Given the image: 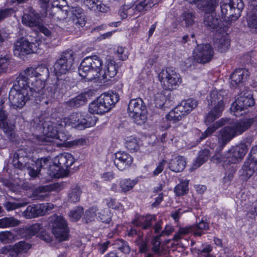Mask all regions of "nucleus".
<instances>
[{
	"label": "nucleus",
	"mask_w": 257,
	"mask_h": 257,
	"mask_svg": "<svg viewBox=\"0 0 257 257\" xmlns=\"http://www.w3.org/2000/svg\"><path fill=\"white\" fill-rule=\"evenodd\" d=\"M36 93L25 80L18 76L9 93V100L14 108H22Z\"/></svg>",
	"instance_id": "nucleus-1"
},
{
	"label": "nucleus",
	"mask_w": 257,
	"mask_h": 257,
	"mask_svg": "<svg viewBox=\"0 0 257 257\" xmlns=\"http://www.w3.org/2000/svg\"><path fill=\"white\" fill-rule=\"evenodd\" d=\"M59 120L56 122H49L43 128L44 135L37 136L34 138V142L38 145H46L49 143H55L57 146H61L66 142L68 137L67 135L62 132L63 128L58 124Z\"/></svg>",
	"instance_id": "nucleus-2"
},
{
	"label": "nucleus",
	"mask_w": 257,
	"mask_h": 257,
	"mask_svg": "<svg viewBox=\"0 0 257 257\" xmlns=\"http://www.w3.org/2000/svg\"><path fill=\"white\" fill-rule=\"evenodd\" d=\"M48 68L44 64L36 67H29L22 72L18 76L27 83L31 82V89L37 93H40L44 89L45 80L48 77Z\"/></svg>",
	"instance_id": "nucleus-3"
},
{
	"label": "nucleus",
	"mask_w": 257,
	"mask_h": 257,
	"mask_svg": "<svg viewBox=\"0 0 257 257\" xmlns=\"http://www.w3.org/2000/svg\"><path fill=\"white\" fill-rule=\"evenodd\" d=\"M253 123L252 118H244L221 129L218 135V141L221 147L223 148L235 136L247 130Z\"/></svg>",
	"instance_id": "nucleus-4"
},
{
	"label": "nucleus",
	"mask_w": 257,
	"mask_h": 257,
	"mask_svg": "<svg viewBox=\"0 0 257 257\" xmlns=\"http://www.w3.org/2000/svg\"><path fill=\"white\" fill-rule=\"evenodd\" d=\"M224 91L212 90L208 98V105L210 111L207 114L205 123L209 125L219 117L224 109L225 105Z\"/></svg>",
	"instance_id": "nucleus-5"
},
{
	"label": "nucleus",
	"mask_w": 257,
	"mask_h": 257,
	"mask_svg": "<svg viewBox=\"0 0 257 257\" xmlns=\"http://www.w3.org/2000/svg\"><path fill=\"white\" fill-rule=\"evenodd\" d=\"M102 60L97 56L86 57L81 63L78 72L80 76L88 81L100 78Z\"/></svg>",
	"instance_id": "nucleus-6"
},
{
	"label": "nucleus",
	"mask_w": 257,
	"mask_h": 257,
	"mask_svg": "<svg viewBox=\"0 0 257 257\" xmlns=\"http://www.w3.org/2000/svg\"><path fill=\"white\" fill-rule=\"evenodd\" d=\"M119 99V96L115 92L104 93L89 104V111L91 113L103 114L108 112Z\"/></svg>",
	"instance_id": "nucleus-7"
},
{
	"label": "nucleus",
	"mask_w": 257,
	"mask_h": 257,
	"mask_svg": "<svg viewBox=\"0 0 257 257\" xmlns=\"http://www.w3.org/2000/svg\"><path fill=\"white\" fill-rule=\"evenodd\" d=\"M96 117L89 115L85 116L80 112H74L69 116L59 119V125L61 126H71L79 130L92 127L96 123Z\"/></svg>",
	"instance_id": "nucleus-8"
},
{
	"label": "nucleus",
	"mask_w": 257,
	"mask_h": 257,
	"mask_svg": "<svg viewBox=\"0 0 257 257\" xmlns=\"http://www.w3.org/2000/svg\"><path fill=\"white\" fill-rule=\"evenodd\" d=\"M158 79L165 90H173L179 87L182 83V78L172 67L163 69L158 75Z\"/></svg>",
	"instance_id": "nucleus-9"
},
{
	"label": "nucleus",
	"mask_w": 257,
	"mask_h": 257,
	"mask_svg": "<svg viewBox=\"0 0 257 257\" xmlns=\"http://www.w3.org/2000/svg\"><path fill=\"white\" fill-rule=\"evenodd\" d=\"M73 61V52L72 51L63 52L54 65L55 75L59 76L67 73L71 69Z\"/></svg>",
	"instance_id": "nucleus-10"
},
{
	"label": "nucleus",
	"mask_w": 257,
	"mask_h": 257,
	"mask_svg": "<svg viewBox=\"0 0 257 257\" xmlns=\"http://www.w3.org/2000/svg\"><path fill=\"white\" fill-rule=\"evenodd\" d=\"M52 232L59 241L67 239L68 229L67 224L64 217L61 216L54 215L51 218Z\"/></svg>",
	"instance_id": "nucleus-11"
},
{
	"label": "nucleus",
	"mask_w": 257,
	"mask_h": 257,
	"mask_svg": "<svg viewBox=\"0 0 257 257\" xmlns=\"http://www.w3.org/2000/svg\"><path fill=\"white\" fill-rule=\"evenodd\" d=\"M257 170V145L253 147L239 172L243 179L249 178Z\"/></svg>",
	"instance_id": "nucleus-12"
},
{
	"label": "nucleus",
	"mask_w": 257,
	"mask_h": 257,
	"mask_svg": "<svg viewBox=\"0 0 257 257\" xmlns=\"http://www.w3.org/2000/svg\"><path fill=\"white\" fill-rule=\"evenodd\" d=\"M214 55V50L208 44L198 45L194 50L193 57L195 61L200 63L209 62Z\"/></svg>",
	"instance_id": "nucleus-13"
},
{
	"label": "nucleus",
	"mask_w": 257,
	"mask_h": 257,
	"mask_svg": "<svg viewBox=\"0 0 257 257\" xmlns=\"http://www.w3.org/2000/svg\"><path fill=\"white\" fill-rule=\"evenodd\" d=\"M254 104V99L252 95L249 93L246 95H241L232 103L230 111L233 115L236 116H239L242 114L241 111L248 107L253 105Z\"/></svg>",
	"instance_id": "nucleus-14"
},
{
	"label": "nucleus",
	"mask_w": 257,
	"mask_h": 257,
	"mask_svg": "<svg viewBox=\"0 0 257 257\" xmlns=\"http://www.w3.org/2000/svg\"><path fill=\"white\" fill-rule=\"evenodd\" d=\"M37 50L35 43L30 42L24 38L18 39L14 44V53L16 56L36 53Z\"/></svg>",
	"instance_id": "nucleus-15"
},
{
	"label": "nucleus",
	"mask_w": 257,
	"mask_h": 257,
	"mask_svg": "<svg viewBox=\"0 0 257 257\" xmlns=\"http://www.w3.org/2000/svg\"><path fill=\"white\" fill-rule=\"evenodd\" d=\"M248 150L247 145L241 144L232 147L226 153V157L224 159L228 161L230 164H235L240 161Z\"/></svg>",
	"instance_id": "nucleus-16"
},
{
	"label": "nucleus",
	"mask_w": 257,
	"mask_h": 257,
	"mask_svg": "<svg viewBox=\"0 0 257 257\" xmlns=\"http://www.w3.org/2000/svg\"><path fill=\"white\" fill-rule=\"evenodd\" d=\"M133 162V157L125 152H117L115 154L114 163L118 169L120 171L124 170L129 168Z\"/></svg>",
	"instance_id": "nucleus-17"
},
{
	"label": "nucleus",
	"mask_w": 257,
	"mask_h": 257,
	"mask_svg": "<svg viewBox=\"0 0 257 257\" xmlns=\"http://www.w3.org/2000/svg\"><path fill=\"white\" fill-rule=\"evenodd\" d=\"M249 73L245 69H236L230 76V85L234 88L243 84Z\"/></svg>",
	"instance_id": "nucleus-18"
},
{
	"label": "nucleus",
	"mask_w": 257,
	"mask_h": 257,
	"mask_svg": "<svg viewBox=\"0 0 257 257\" xmlns=\"http://www.w3.org/2000/svg\"><path fill=\"white\" fill-rule=\"evenodd\" d=\"M155 221L156 216L155 215L136 216L132 221V223L142 229L148 230L152 228L153 225Z\"/></svg>",
	"instance_id": "nucleus-19"
},
{
	"label": "nucleus",
	"mask_w": 257,
	"mask_h": 257,
	"mask_svg": "<svg viewBox=\"0 0 257 257\" xmlns=\"http://www.w3.org/2000/svg\"><path fill=\"white\" fill-rule=\"evenodd\" d=\"M117 73V69L115 62L112 60H107L103 69H101L100 73V78L109 80L111 78L115 76Z\"/></svg>",
	"instance_id": "nucleus-20"
},
{
	"label": "nucleus",
	"mask_w": 257,
	"mask_h": 257,
	"mask_svg": "<svg viewBox=\"0 0 257 257\" xmlns=\"http://www.w3.org/2000/svg\"><path fill=\"white\" fill-rule=\"evenodd\" d=\"M74 162L72 155L68 153H64L58 155L55 159L54 163L61 168H68Z\"/></svg>",
	"instance_id": "nucleus-21"
},
{
	"label": "nucleus",
	"mask_w": 257,
	"mask_h": 257,
	"mask_svg": "<svg viewBox=\"0 0 257 257\" xmlns=\"http://www.w3.org/2000/svg\"><path fill=\"white\" fill-rule=\"evenodd\" d=\"M214 45L218 51L220 52L226 51L230 46L228 35L226 33L217 35L214 40Z\"/></svg>",
	"instance_id": "nucleus-22"
},
{
	"label": "nucleus",
	"mask_w": 257,
	"mask_h": 257,
	"mask_svg": "<svg viewBox=\"0 0 257 257\" xmlns=\"http://www.w3.org/2000/svg\"><path fill=\"white\" fill-rule=\"evenodd\" d=\"M24 159H20V158L16 157V155H15L14 159L13 160L14 166L16 168L21 170L26 168L28 170V173L30 176L33 178L37 177L38 171L35 170L34 167L31 166L29 162L24 161Z\"/></svg>",
	"instance_id": "nucleus-23"
},
{
	"label": "nucleus",
	"mask_w": 257,
	"mask_h": 257,
	"mask_svg": "<svg viewBox=\"0 0 257 257\" xmlns=\"http://www.w3.org/2000/svg\"><path fill=\"white\" fill-rule=\"evenodd\" d=\"M43 207L44 206H41L40 204L29 205L23 212V215L27 219L44 215L43 212Z\"/></svg>",
	"instance_id": "nucleus-24"
},
{
	"label": "nucleus",
	"mask_w": 257,
	"mask_h": 257,
	"mask_svg": "<svg viewBox=\"0 0 257 257\" xmlns=\"http://www.w3.org/2000/svg\"><path fill=\"white\" fill-rule=\"evenodd\" d=\"M197 105L196 100L192 99H188L182 101L180 104L177 106L179 110V112L185 116L188 115Z\"/></svg>",
	"instance_id": "nucleus-25"
},
{
	"label": "nucleus",
	"mask_w": 257,
	"mask_h": 257,
	"mask_svg": "<svg viewBox=\"0 0 257 257\" xmlns=\"http://www.w3.org/2000/svg\"><path fill=\"white\" fill-rule=\"evenodd\" d=\"M185 159L181 156H177L172 159L168 164V168L175 172L182 171L186 166Z\"/></svg>",
	"instance_id": "nucleus-26"
},
{
	"label": "nucleus",
	"mask_w": 257,
	"mask_h": 257,
	"mask_svg": "<svg viewBox=\"0 0 257 257\" xmlns=\"http://www.w3.org/2000/svg\"><path fill=\"white\" fill-rule=\"evenodd\" d=\"M3 108V103H2L0 105V128L5 133L11 132L14 130L15 125L8 122L7 113Z\"/></svg>",
	"instance_id": "nucleus-27"
},
{
	"label": "nucleus",
	"mask_w": 257,
	"mask_h": 257,
	"mask_svg": "<svg viewBox=\"0 0 257 257\" xmlns=\"http://www.w3.org/2000/svg\"><path fill=\"white\" fill-rule=\"evenodd\" d=\"M203 24L209 29H215L219 24V20L215 13H205L204 16Z\"/></svg>",
	"instance_id": "nucleus-28"
},
{
	"label": "nucleus",
	"mask_w": 257,
	"mask_h": 257,
	"mask_svg": "<svg viewBox=\"0 0 257 257\" xmlns=\"http://www.w3.org/2000/svg\"><path fill=\"white\" fill-rule=\"evenodd\" d=\"M227 118H222L214 122L212 125L208 127L206 130L202 134L200 139L203 140L211 136L219 127L224 125L228 121Z\"/></svg>",
	"instance_id": "nucleus-29"
},
{
	"label": "nucleus",
	"mask_w": 257,
	"mask_h": 257,
	"mask_svg": "<svg viewBox=\"0 0 257 257\" xmlns=\"http://www.w3.org/2000/svg\"><path fill=\"white\" fill-rule=\"evenodd\" d=\"M22 23L24 25L31 28H37L41 23V19L38 15L32 16L25 14L22 17Z\"/></svg>",
	"instance_id": "nucleus-30"
},
{
	"label": "nucleus",
	"mask_w": 257,
	"mask_h": 257,
	"mask_svg": "<svg viewBox=\"0 0 257 257\" xmlns=\"http://www.w3.org/2000/svg\"><path fill=\"white\" fill-rule=\"evenodd\" d=\"M146 108V106L143 100L140 98H137L130 100L128 104L127 112L129 114Z\"/></svg>",
	"instance_id": "nucleus-31"
},
{
	"label": "nucleus",
	"mask_w": 257,
	"mask_h": 257,
	"mask_svg": "<svg viewBox=\"0 0 257 257\" xmlns=\"http://www.w3.org/2000/svg\"><path fill=\"white\" fill-rule=\"evenodd\" d=\"M82 191L80 187L74 185L71 186L68 192V201L71 203H76L79 201Z\"/></svg>",
	"instance_id": "nucleus-32"
},
{
	"label": "nucleus",
	"mask_w": 257,
	"mask_h": 257,
	"mask_svg": "<svg viewBox=\"0 0 257 257\" xmlns=\"http://www.w3.org/2000/svg\"><path fill=\"white\" fill-rule=\"evenodd\" d=\"M230 0H222L220 3L221 13L222 17H227L233 20L235 19V13H233L230 6Z\"/></svg>",
	"instance_id": "nucleus-33"
},
{
	"label": "nucleus",
	"mask_w": 257,
	"mask_h": 257,
	"mask_svg": "<svg viewBox=\"0 0 257 257\" xmlns=\"http://www.w3.org/2000/svg\"><path fill=\"white\" fill-rule=\"evenodd\" d=\"M147 109H143V110L135 112H132L128 114L134 120V121L139 125L144 124L147 119Z\"/></svg>",
	"instance_id": "nucleus-34"
},
{
	"label": "nucleus",
	"mask_w": 257,
	"mask_h": 257,
	"mask_svg": "<svg viewBox=\"0 0 257 257\" xmlns=\"http://www.w3.org/2000/svg\"><path fill=\"white\" fill-rule=\"evenodd\" d=\"M138 179H123L120 180L119 183V187L123 193L130 191L138 183Z\"/></svg>",
	"instance_id": "nucleus-35"
},
{
	"label": "nucleus",
	"mask_w": 257,
	"mask_h": 257,
	"mask_svg": "<svg viewBox=\"0 0 257 257\" xmlns=\"http://www.w3.org/2000/svg\"><path fill=\"white\" fill-rule=\"evenodd\" d=\"M127 12L128 17H138L139 13L144 12L145 11V8L143 6V4L142 2H140L137 4H128Z\"/></svg>",
	"instance_id": "nucleus-36"
},
{
	"label": "nucleus",
	"mask_w": 257,
	"mask_h": 257,
	"mask_svg": "<svg viewBox=\"0 0 257 257\" xmlns=\"http://www.w3.org/2000/svg\"><path fill=\"white\" fill-rule=\"evenodd\" d=\"M166 117L170 123L175 124L181 121L185 116L182 113L179 112V110L176 106L171 110Z\"/></svg>",
	"instance_id": "nucleus-37"
},
{
	"label": "nucleus",
	"mask_w": 257,
	"mask_h": 257,
	"mask_svg": "<svg viewBox=\"0 0 257 257\" xmlns=\"http://www.w3.org/2000/svg\"><path fill=\"white\" fill-rule=\"evenodd\" d=\"M193 234L196 236H201L205 231L209 229L208 224L203 220L200 221L198 223L191 225Z\"/></svg>",
	"instance_id": "nucleus-38"
},
{
	"label": "nucleus",
	"mask_w": 257,
	"mask_h": 257,
	"mask_svg": "<svg viewBox=\"0 0 257 257\" xmlns=\"http://www.w3.org/2000/svg\"><path fill=\"white\" fill-rule=\"evenodd\" d=\"M89 95L88 93H81L68 102L69 106L72 107H79L84 104L87 101Z\"/></svg>",
	"instance_id": "nucleus-39"
},
{
	"label": "nucleus",
	"mask_w": 257,
	"mask_h": 257,
	"mask_svg": "<svg viewBox=\"0 0 257 257\" xmlns=\"http://www.w3.org/2000/svg\"><path fill=\"white\" fill-rule=\"evenodd\" d=\"M21 222L13 217H5L0 219V228H4L19 225Z\"/></svg>",
	"instance_id": "nucleus-40"
},
{
	"label": "nucleus",
	"mask_w": 257,
	"mask_h": 257,
	"mask_svg": "<svg viewBox=\"0 0 257 257\" xmlns=\"http://www.w3.org/2000/svg\"><path fill=\"white\" fill-rule=\"evenodd\" d=\"M31 248V245L29 243L24 241H20L15 244L12 247V250L16 255L20 254L26 253Z\"/></svg>",
	"instance_id": "nucleus-41"
},
{
	"label": "nucleus",
	"mask_w": 257,
	"mask_h": 257,
	"mask_svg": "<svg viewBox=\"0 0 257 257\" xmlns=\"http://www.w3.org/2000/svg\"><path fill=\"white\" fill-rule=\"evenodd\" d=\"M229 3L231 9H233V13H235V19H237L243 9V3L241 0H230Z\"/></svg>",
	"instance_id": "nucleus-42"
},
{
	"label": "nucleus",
	"mask_w": 257,
	"mask_h": 257,
	"mask_svg": "<svg viewBox=\"0 0 257 257\" xmlns=\"http://www.w3.org/2000/svg\"><path fill=\"white\" fill-rule=\"evenodd\" d=\"M99 211V208L96 206H93L86 210L84 213V219L88 223L95 220Z\"/></svg>",
	"instance_id": "nucleus-43"
},
{
	"label": "nucleus",
	"mask_w": 257,
	"mask_h": 257,
	"mask_svg": "<svg viewBox=\"0 0 257 257\" xmlns=\"http://www.w3.org/2000/svg\"><path fill=\"white\" fill-rule=\"evenodd\" d=\"M189 180L181 181L174 188V192L177 196L184 195L188 191Z\"/></svg>",
	"instance_id": "nucleus-44"
},
{
	"label": "nucleus",
	"mask_w": 257,
	"mask_h": 257,
	"mask_svg": "<svg viewBox=\"0 0 257 257\" xmlns=\"http://www.w3.org/2000/svg\"><path fill=\"white\" fill-rule=\"evenodd\" d=\"M83 213V208L81 207L77 206L69 212L68 216L71 221L75 222L80 219Z\"/></svg>",
	"instance_id": "nucleus-45"
},
{
	"label": "nucleus",
	"mask_w": 257,
	"mask_h": 257,
	"mask_svg": "<svg viewBox=\"0 0 257 257\" xmlns=\"http://www.w3.org/2000/svg\"><path fill=\"white\" fill-rule=\"evenodd\" d=\"M113 245H115L116 248L124 253L127 254L130 252L131 248L127 242L122 239L115 240Z\"/></svg>",
	"instance_id": "nucleus-46"
},
{
	"label": "nucleus",
	"mask_w": 257,
	"mask_h": 257,
	"mask_svg": "<svg viewBox=\"0 0 257 257\" xmlns=\"http://www.w3.org/2000/svg\"><path fill=\"white\" fill-rule=\"evenodd\" d=\"M209 156V151L208 150L204 149L200 151L198 157L194 162V166L195 168L200 167L205 162L208 160Z\"/></svg>",
	"instance_id": "nucleus-47"
},
{
	"label": "nucleus",
	"mask_w": 257,
	"mask_h": 257,
	"mask_svg": "<svg viewBox=\"0 0 257 257\" xmlns=\"http://www.w3.org/2000/svg\"><path fill=\"white\" fill-rule=\"evenodd\" d=\"M125 147L131 152H137L140 149L137 139L132 137L128 138L126 140Z\"/></svg>",
	"instance_id": "nucleus-48"
},
{
	"label": "nucleus",
	"mask_w": 257,
	"mask_h": 257,
	"mask_svg": "<svg viewBox=\"0 0 257 257\" xmlns=\"http://www.w3.org/2000/svg\"><path fill=\"white\" fill-rule=\"evenodd\" d=\"M191 232L193 233L191 226L180 228L179 230L174 234L173 239L175 241H178L183 238L184 236Z\"/></svg>",
	"instance_id": "nucleus-49"
},
{
	"label": "nucleus",
	"mask_w": 257,
	"mask_h": 257,
	"mask_svg": "<svg viewBox=\"0 0 257 257\" xmlns=\"http://www.w3.org/2000/svg\"><path fill=\"white\" fill-rule=\"evenodd\" d=\"M247 23L249 28L257 29V9L253 10L248 16Z\"/></svg>",
	"instance_id": "nucleus-50"
},
{
	"label": "nucleus",
	"mask_w": 257,
	"mask_h": 257,
	"mask_svg": "<svg viewBox=\"0 0 257 257\" xmlns=\"http://www.w3.org/2000/svg\"><path fill=\"white\" fill-rule=\"evenodd\" d=\"M181 17L183 21L185 22L186 27L191 26L195 23V16L192 13L185 12Z\"/></svg>",
	"instance_id": "nucleus-51"
},
{
	"label": "nucleus",
	"mask_w": 257,
	"mask_h": 257,
	"mask_svg": "<svg viewBox=\"0 0 257 257\" xmlns=\"http://www.w3.org/2000/svg\"><path fill=\"white\" fill-rule=\"evenodd\" d=\"M14 238L13 233L10 231L0 232V241L3 243L12 242Z\"/></svg>",
	"instance_id": "nucleus-52"
},
{
	"label": "nucleus",
	"mask_w": 257,
	"mask_h": 257,
	"mask_svg": "<svg viewBox=\"0 0 257 257\" xmlns=\"http://www.w3.org/2000/svg\"><path fill=\"white\" fill-rule=\"evenodd\" d=\"M98 218L102 222L108 223L111 221V217L108 209H99L97 213Z\"/></svg>",
	"instance_id": "nucleus-53"
},
{
	"label": "nucleus",
	"mask_w": 257,
	"mask_h": 257,
	"mask_svg": "<svg viewBox=\"0 0 257 257\" xmlns=\"http://www.w3.org/2000/svg\"><path fill=\"white\" fill-rule=\"evenodd\" d=\"M143 236V233H139L138 238L136 241V244L139 246V251L141 253L146 252L148 250L147 243L144 240Z\"/></svg>",
	"instance_id": "nucleus-54"
},
{
	"label": "nucleus",
	"mask_w": 257,
	"mask_h": 257,
	"mask_svg": "<svg viewBox=\"0 0 257 257\" xmlns=\"http://www.w3.org/2000/svg\"><path fill=\"white\" fill-rule=\"evenodd\" d=\"M49 160V157H45L41 158L36 161L35 164L36 169H35V170L38 171L37 177L38 176L41 168H45L48 166V163Z\"/></svg>",
	"instance_id": "nucleus-55"
},
{
	"label": "nucleus",
	"mask_w": 257,
	"mask_h": 257,
	"mask_svg": "<svg viewBox=\"0 0 257 257\" xmlns=\"http://www.w3.org/2000/svg\"><path fill=\"white\" fill-rule=\"evenodd\" d=\"M166 100V98L163 91L155 94L154 102L156 107H162L164 105Z\"/></svg>",
	"instance_id": "nucleus-56"
},
{
	"label": "nucleus",
	"mask_w": 257,
	"mask_h": 257,
	"mask_svg": "<svg viewBox=\"0 0 257 257\" xmlns=\"http://www.w3.org/2000/svg\"><path fill=\"white\" fill-rule=\"evenodd\" d=\"M9 64L10 58L8 55L0 56V74L7 71Z\"/></svg>",
	"instance_id": "nucleus-57"
},
{
	"label": "nucleus",
	"mask_w": 257,
	"mask_h": 257,
	"mask_svg": "<svg viewBox=\"0 0 257 257\" xmlns=\"http://www.w3.org/2000/svg\"><path fill=\"white\" fill-rule=\"evenodd\" d=\"M26 205V203H17L7 201L4 204V206L7 211H10L24 206Z\"/></svg>",
	"instance_id": "nucleus-58"
},
{
	"label": "nucleus",
	"mask_w": 257,
	"mask_h": 257,
	"mask_svg": "<svg viewBox=\"0 0 257 257\" xmlns=\"http://www.w3.org/2000/svg\"><path fill=\"white\" fill-rule=\"evenodd\" d=\"M152 251L156 254H160L162 250V246H161V241L159 237H155L152 241Z\"/></svg>",
	"instance_id": "nucleus-59"
},
{
	"label": "nucleus",
	"mask_w": 257,
	"mask_h": 257,
	"mask_svg": "<svg viewBox=\"0 0 257 257\" xmlns=\"http://www.w3.org/2000/svg\"><path fill=\"white\" fill-rule=\"evenodd\" d=\"M226 157V153L223 155L218 153L216 154L211 158V161L216 164L222 163L223 165L230 164L226 159H224Z\"/></svg>",
	"instance_id": "nucleus-60"
},
{
	"label": "nucleus",
	"mask_w": 257,
	"mask_h": 257,
	"mask_svg": "<svg viewBox=\"0 0 257 257\" xmlns=\"http://www.w3.org/2000/svg\"><path fill=\"white\" fill-rule=\"evenodd\" d=\"M115 55L120 60L124 61L128 58V53L122 47H118L115 51Z\"/></svg>",
	"instance_id": "nucleus-61"
},
{
	"label": "nucleus",
	"mask_w": 257,
	"mask_h": 257,
	"mask_svg": "<svg viewBox=\"0 0 257 257\" xmlns=\"http://www.w3.org/2000/svg\"><path fill=\"white\" fill-rule=\"evenodd\" d=\"M218 5V1L210 0L207 3L205 11V13H215L214 11Z\"/></svg>",
	"instance_id": "nucleus-62"
},
{
	"label": "nucleus",
	"mask_w": 257,
	"mask_h": 257,
	"mask_svg": "<svg viewBox=\"0 0 257 257\" xmlns=\"http://www.w3.org/2000/svg\"><path fill=\"white\" fill-rule=\"evenodd\" d=\"M74 24L78 28L83 27L86 24V21L83 16H76L73 18Z\"/></svg>",
	"instance_id": "nucleus-63"
},
{
	"label": "nucleus",
	"mask_w": 257,
	"mask_h": 257,
	"mask_svg": "<svg viewBox=\"0 0 257 257\" xmlns=\"http://www.w3.org/2000/svg\"><path fill=\"white\" fill-rule=\"evenodd\" d=\"M161 0H144L141 2L143 4V6L146 11H148L154 6L161 2Z\"/></svg>",
	"instance_id": "nucleus-64"
}]
</instances>
